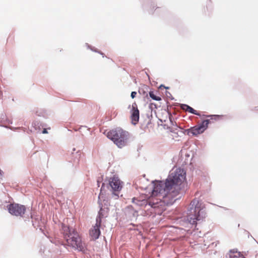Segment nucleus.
<instances>
[{
    "instance_id": "3",
    "label": "nucleus",
    "mask_w": 258,
    "mask_h": 258,
    "mask_svg": "<svg viewBox=\"0 0 258 258\" xmlns=\"http://www.w3.org/2000/svg\"><path fill=\"white\" fill-rule=\"evenodd\" d=\"M190 213L187 220L191 224H197V221L202 220L205 218L206 213L202 207V204L197 199L193 200L190 204Z\"/></svg>"
},
{
    "instance_id": "8",
    "label": "nucleus",
    "mask_w": 258,
    "mask_h": 258,
    "mask_svg": "<svg viewBox=\"0 0 258 258\" xmlns=\"http://www.w3.org/2000/svg\"><path fill=\"white\" fill-rule=\"evenodd\" d=\"M109 185L111 187L113 194H115V191H119L122 187V182L120 179L115 176L110 177L109 179Z\"/></svg>"
},
{
    "instance_id": "13",
    "label": "nucleus",
    "mask_w": 258,
    "mask_h": 258,
    "mask_svg": "<svg viewBox=\"0 0 258 258\" xmlns=\"http://www.w3.org/2000/svg\"><path fill=\"white\" fill-rule=\"evenodd\" d=\"M181 108L182 110H185L187 112L191 113L197 115L199 116H201V114L199 113L197 110L186 104H181Z\"/></svg>"
},
{
    "instance_id": "10",
    "label": "nucleus",
    "mask_w": 258,
    "mask_h": 258,
    "mask_svg": "<svg viewBox=\"0 0 258 258\" xmlns=\"http://www.w3.org/2000/svg\"><path fill=\"white\" fill-rule=\"evenodd\" d=\"M139 114L137 104L134 102L132 104V109L131 110V119L133 124H136L139 121Z\"/></svg>"
},
{
    "instance_id": "2",
    "label": "nucleus",
    "mask_w": 258,
    "mask_h": 258,
    "mask_svg": "<svg viewBox=\"0 0 258 258\" xmlns=\"http://www.w3.org/2000/svg\"><path fill=\"white\" fill-rule=\"evenodd\" d=\"M62 231L64 237L69 245L80 251L84 250V243L77 232L71 230L69 227L64 225L62 226Z\"/></svg>"
},
{
    "instance_id": "6",
    "label": "nucleus",
    "mask_w": 258,
    "mask_h": 258,
    "mask_svg": "<svg viewBox=\"0 0 258 258\" xmlns=\"http://www.w3.org/2000/svg\"><path fill=\"white\" fill-rule=\"evenodd\" d=\"M155 197H153L150 198L148 200H141L136 199L135 198L132 199V201L136 205L141 206V207H145V208H147V210H148V207H150L152 209H155L159 207L161 205V198L158 197V198L155 199Z\"/></svg>"
},
{
    "instance_id": "16",
    "label": "nucleus",
    "mask_w": 258,
    "mask_h": 258,
    "mask_svg": "<svg viewBox=\"0 0 258 258\" xmlns=\"http://www.w3.org/2000/svg\"><path fill=\"white\" fill-rule=\"evenodd\" d=\"M104 186V183H103L101 188L100 192L99 194V195L98 196V202L101 203L102 202V199L104 198V196L102 192V189L103 187Z\"/></svg>"
},
{
    "instance_id": "9",
    "label": "nucleus",
    "mask_w": 258,
    "mask_h": 258,
    "mask_svg": "<svg viewBox=\"0 0 258 258\" xmlns=\"http://www.w3.org/2000/svg\"><path fill=\"white\" fill-rule=\"evenodd\" d=\"M101 224L100 219L96 218L95 225L90 230V235L94 240L98 238L100 235V227Z\"/></svg>"
},
{
    "instance_id": "5",
    "label": "nucleus",
    "mask_w": 258,
    "mask_h": 258,
    "mask_svg": "<svg viewBox=\"0 0 258 258\" xmlns=\"http://www.w3.org/2000/svg\"><path fill=\"white\" fill-rule=\"evenodd\" d=\"M152 194L153 197H160L162 199L165 198L172 199L174 198L171 196V189H170V187L167 186L166 181L165 182L157 181L155 183Z\"/></svg>"
},
{
    "instance_id": "20",
    "label": "nucleus",
    "mask_w": 258,
    "mask_h": 258,
    "mask_svg": "<svg viewBox=\"0 0 258 258\" xmlns=\"http://www.w3.org/2000/svg\"><path fill=\"white\" fill-rule=\"evenodd\" d=\"M2 171H1V170L0 169V175H2Z\"/></svg>"
},
{
    "instance_id": "19",
    "label": "nucleus",
    "mask_w": 258,
    "mask_h": 258,
    "mask_svg": "<svg viewBox=\"0 0 258 258\" xmlns=\"http://www.w3.org/2000/svg\"><path fill=\"white\" fill-rule=\"evenodd\" d=\"M42 133L43 134H47V130L46 128H44L43 130L42 131Z\"/></svg>"
},
{
    "instance_id": "15",
    "label": "nucleus",
    "mask_w": 258,
    "mask_h": 258,
    "mask_svg": "<svg viewBox=\"0 0 258 258\" xmlns=\"http://www.w3.org/2000/svg\"><path fill=\"white\" fill-rule=\"evenodd\" d=\"M230 258H245L240 252L231 250L230 251Z\"/></svg>"
},
{
    "instance_id": "17",
    "label": "nucleus",
    "mask_w": 258,
    "mask_h": 258,
    "mask_svg": "<svg viewBox=\"0 0 258 258\" xmlns=\"http://www.w3.org/2000/svg\"><path fill=\"white\" fill-rule=\"evenodd\" d=\"M149 95L151 98H152L153 100L159 101L161 100V98L158 96H156L154 92L153 91H150L149 92Z\"/></svg>"
},
{
    "instance_id": "7",
    "label": "nucleus",
    "mask_w": 258,
    "mask_h": 258,
    "mask_svg": "<svg viewBox=\"0 0 258 258\" xmlns=\"http://www.w3.org/2000/svg\"><path fill=\"white\" fill-rule=\"evenodd\" d=\"M9 213L16 216L22 217L26 211V207L24 205L13 203L7 206Z\"/></svg>"
},
{
    "instance_id": "14",
    "label": "nucleus",
    "mask_w": 258,
    "mask_h": 258,
    "mask_svg": "<svg viewBox=\"0 0 258 258\" xmlns=\"http://www.w3.org/2000/svg\"><path fill=\"white\" fill-rule=\"evenodd\" d=\"M109 210L108 208L103 209L102 207L100 208V210L98 213V216L96 218H99L100 219V223H101L102 219L104 217H106L108 215Z\"/></svg>"
},
{
    "instance_id": "12",
    "label": "nucleus",
    "mask_w": 258,
    "mask_h": 258,
    "mask_svg": "<svg viewBox=\"0 0 258 258\" xmlns=\"http://www.w3.org/2000/svg\"><path fill=\"white\" fill-rule=\"evenodd\" d=\"M205 131L199 124L191 127L188 130V133H191L194 136H197L203 133Z\"/></svg>"
},
{
    "instance_id": "1",
    "label": "nucleus",
    "mask_w": 258,
    "mask_h": 258,
    "mask_svg": "<svg viewBox=\"0 0 258 258\" xmlns=\"http://www.w3.org/2000/svg\"><path fill=\"white\" fill-rule=\"evenodd\" d=\"M186 179V173L183 169L178 168L170 172L166 179V184L171 189V196L175 197L179 193L181 185Z\"/></svg>"
},
{
    "instance_id": "4",
    "label": "nucleus",
    "mask_w": 258,
    "mask_h": 258,
    "mask_svg": "<svg viewBox=\"0 0 258 258\" xmlns=\"http://www.w3.org/2000/svg\"><path fill=\"white\" fill-rule=\"evenodd\" d=\"M128 136L127 132L119 127L112 130L107 133V137L120 148L126 145Z\"/></svg>"
},
{
    "instance_id": "18",
    "label": "nucleus",
    "mask_w": 258,
    "mask_h": 258,
    "mask_svg": "<svg viewBox=\"0 0 258 258\" xmlns=\"http://www.w3.org/2000/svg\"><path fill=\"white\" fill-rule=\"evenodd\" d=\"M137 95V92L135 91H133L131 93V96L133 99Z\"/></svg>"
},
{
    "instance_id": "11",
    "label": "nucleus",
    "mask_w": 258,
    "mask_h": 258,
    "mask_svg": "<svg viewBox=\"0 0 258 258\" xmlns=\"http://www.w3.org/2000/svg\"><path fill=\"white\" fill-rule=\"evenodd\" d=\"M202 116H207L210 118V119L203 120L201 123L199 124V125L202 127L204 131H205L207 128L209 123H213V120H216L220 118V116L218 115L208 116L203 115Z\"/></svg>"
}]
</instances>
